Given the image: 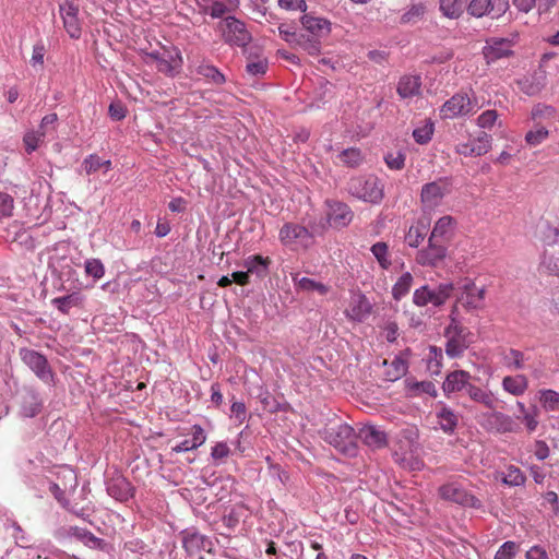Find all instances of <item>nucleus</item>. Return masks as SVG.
<instances>
[{"label": "nucleus", "mask_w": 559, "mask_h": 559, "mask_svg": "<svg viewBox=\"0 0 559 559\" xmlns=\"http://www.w3.org/2000/svg\"><path fill=\"white\" fill-rule=\"evenodd\" d=\"M321 436L341 453L350 457L357 455V435L350 425L341 421L331 423L322 429Z\"/></svg>", "instance_id": "1"}, {"label": "nucleus", "mask_w": 559, "mask_h": 559, "mask_svg": "<svg viewBox=\"0 0 559 559\" xmlns=\"http://www.w3.org/2000/svg\"><path fill=\"white\" fill-rule=\"evenodd\" d=\"M316 234H320L317 225H312L310 230L296 223H285L278 231V239L284 247L297 251L309 248Z\"/></svg>", "instance_id": "2"}, {"label": "nucleus", "mask_w": 559, "mask_h": 559, "mask_svg": "<svg viewBox=\"0 0 559 559\" xmlns=\"http://www.w3.org/2000/svg\"><path fill=\"white\" fill-rule=\"evenodd\" d=\"M454 285L449 282L438 285L425 284L414 290L413 304L417 307H442L451 297Z\"/></svg>", "instance_id": "3"}, {"label": "nucleus", "mask_w": 559, "mask_h": 559, "mask_svg": "<svg viewBox=\"0 0 559 559\" xmlns=\"http://www.w3.org/2000/svg\"><path fill=\"white\" fill-rule=\"evenodd\" d=\"M348 192L365 202L378 204L384 197L383 185L376 176H359L352 178Z\"/></svg>", "instance_id": "4"}, {"label": "nucleus", "mask_w": 559, "mask_h": 559, "mask_svg": "<svg viewBox=\"0 0 559 559\" xmlns=\"http://www.w3.org/2000/svg\"><path fill=\"white\" fill-rule=\"evenodd\" d=\"M452 192V180L441 177L425 183L420 190V203L424 211H432L440 206L443 199Z\"/></svg>", "instance_id": "5"}, {"label": "nucleus", "mask_w": 559, "mask_h": 559, "mask_svg": "<svg viewBox=\"0 0 559 559\" xmlns=\"http://www.w3.org/2000/svg\"><path fill=\"white\" fill-rule=\"evenodd\" d=\"M146 56L156 62L157 70L167 76H175L182 67L180 50L170 45L152 50Z\"/></svg>", "instance_id": "6"}, {"label": "nucleus", "mask_w": 559, "mask_h": 559, "mask_svg": "<svg viewBox=\"0 0 559 559\" xmlns=\"http://www.w3.org/2000/svg\"><path fill=\"white\" fill-rule=\"evenodd\" d=\"M475 420L489 432L507 433L515 431V423L512 417L498 411V408L476 414Z\"/></svg>", "instance_id": "7"}, {"label": "nucleus", "mask_w": 559, "mask_h": 559, "mask_svg": "<svg viewBox=\"0 0 559 559\" xmlns=\"http://www.w3.org/2000/svg\"><path fill=\"white\" fill-rule=\"evenodd\" d=\"M325 207V223L320 224V234L325 230L326 225L341 229L348 226L353 221L354 213L344 202L328 199Z\"/></svg>", "instance_id": "8"}, {"label": "nucleus", "mask_w": 559, "mask_h": 559, "mask_svg": "<svg viewBox=\"0 0 559 559\" xmlns=\"http://www.w3.org/2000/svg\"><path fill=\"white\" fill-rule=\"evenodd\" d=\"M224 41L230 46L245 47L251 40V35L243 22L235 16H227L218 23Z\"/></svg>", "instance_id": "9"}, {"label": "nucleus", "mask_w": 559, "mask_h": 559, "mask_svg": "<svg viewBox=\"0 0 559 559\" xmlns=\"http://www.w3.org/2000/svg\"><path fill=\"white\" fill-rule=\"evenodd\" d=\"M19 355L22 361L45 383H53V372L48 364L47 358L40 353L29 349L21 348Z\"/></svg>", "instance_id": "10"}, {"label": "nucleus", "mask_w": 559, "mask_h": 559, "mask_svg": "<svg viewBox=\"0 0 559 559\" xmlns=\"http://www.w3.org/2000/svg\"><path fill=\"white\" fill-rule=\"evenodd\" d=\"M514 45L515 41L513 38L497 36L488 37L485 40V46L483 47V55L487 64H491L498 60L513 56Z\"/></svg>", "instance_id": "11"}, {"label": "nucleus", "mask_w": 559, "mask_h": 559, "mask_svg": "<svg viewBox=\"0 0 559 559\" xmlns=\"http://www.w3.org/2000/svg\"><path fill=\"white\" fill-rule=\"evenodd\" d=\"M509 8V0H471L467 4V12L477 19L483 16L499 19Z\"/></svg>", "instance_id": "12"}, {"label": "nucleus", "mask_w": 559, "mask_h": 559, "mask_svg": "<svg viewBox=\"0 0 559 559\" xmlns=\"http://www.w3.org/2000/svg\"><path fill=\"white\" fill-rule=\"evenodd\" d=\"M439 495L443 500L454 502L462 507L480 509L481 501L469 493L456 483L444 484L439 488Z\"/></svg>", "instance_id": "13"}, {"label": "nucleus", "mask_w": 559, "mask_h": 559, "mask_svg": "<svg viewBox=\"0 0 559 559\" xmlns=\"http://www.w3.org/2000/svg\"><path fill=\"white\" fill-rule=\"evenodd\" d=\"M448 255V248L440 241L428 238L427 247L417 251L416 263L424 267L440 266Z\"/></svg>", "instance_id": "14"}, {"label": "nucleus", "mask_w": 559, "mask_h": 559, "mask_svg": "<svg viewBox=\"0 0 559 559\" xmlns=\"http://www.w3.org/2000/svg\"><path fill=\"white\" fill-rule=\"evenodd\" d=\"M474 112V105L469 96L465 93H456L449 98L440 108L442 119H454L456 117L468 116Z\"/></svg>", "instance_id": "15"}, {"label": "nucleus", "mask_w": 559, "mask_h": 559, "mask_svg": "<svg viewBox=\"0 0 559 559\" xmlns=\"http://www.w3.org/2000/svg\"><path fill=\"white\" fill-rule=\"evenodd\" d=\"M59 12L63 21V27L71 38H80L82 28L79 19V7L71 0H63L59 4Z\"/></svg>", "instance_id": "16"}, {"label": "nucleus", "mask_w": 559, "mask_h": 559, "mask_svg": "<svg viewBox=\"0 0 559 559\" xmlns=\"http://www.w3.org/2000/svg\"><path fill=\"white\" fill-rule=\"evenodd\" d=\"M107 493L120 502H127L134 496V487L122 475H115L105 481Z\"/></svg>", "instance_id": "17"}, {"label": "nucleus", "mask_w": 559, "mask_h": 559, "mask_svg": "<svg viewBox=\"0 0 559 559\" xmlns=\"http://www.w3.org/2000/svg\"><path fill=\"white\" fill-rule=\"evenodd\" d=\"M471 379V373L465 370H454L449 372L442 383L444 395L450 397L452 394L459 392H464L466 395L468 386L473 384Z\"/></svg>", "instance_id": "18"}, {"label": "nucleus", "mask_w": 559, "mask_h": 559, "mask_svg": "<svg viewBox=\"0 0 559 559\" xmlns=\"http://www.w3.org/2000/svg\"><path fill=\"white\" fill-rule=\"evenodd\" d=\"M466 396L475 404L481 405L486 409L499 408L498 396L489 389L476 384L468 386Z\"/></svg>", "instance_id": "19"}, {"label": "nucleus", "mask_w": 559, "mask_h": 559, "mask_svg": "<svg viewBox=\"0 0 559 559\" xmlns=\"http://www.w3.org/2000/svg\"><path fill=\"white\" fill-rule=\"evenodd\" d=\"M182 547L188 555H194L201 550H205L210 545L206 536L193 528L182 531Z\"/></svg>", "instance_id": "20"}, {"label": "nucleus", "mask_w": 559, "mask_h": 559, "mask_svg": "<svg viewBox=\"0 0 559 559\" xmlns=\"http://www.w3.org/2000/svg\"><path fill=\"white\" fill-rule=\"evenodd\" d=\"M43 407L39 394L34 390H25L21 395L20 415L24 418H33L38 415Z\"/></svg>", "instance_id": "21"}, {"label": "nucleus", "mask_w": 559, "mask_h": 559, "mask_svg": "<svg viewBox=\"0 0 559 559\" xmlns=\"http://www.w3.org/2000/svg\"><path fill=\"white\" fill-rule=\"evenodd\" d=\"M455 227V218L450 215H444L435 223L429 238L442 243L443 241H449L454 235Z\"/></svg>", "instance_id": "22"}, {"label": "nucleus", "mask_w": 559, "mask_h": 559, "mask_svg": "<svg viewBox=\"0 0 559 559\" xmlns=\"http://www.w3.org/2000/svg\"><path fill=\"white\" fill-rule=\"evenodd\" d=\"M301 24L310 37H325L331 32V23L326 19L305 14Z\"/></svg>", "instance_id": "23"}, {"label": "nucleus", "mask_w": 559, "mask_h": 559, "mask_svg": "<svg viewBox=\"0 0 559 559\" xmlns=\"http://www.w3.org/2000/svg\"><path fill=\"white\" fill-rule=\"evenodd\" d=\"M436 417L444 433H454L459 424V415L451 407L440 402L439 407L436 411Z\"/></svg>", "instance_id": "24"}, {"label": "nucleus", "mask_w": 559, "mask_h": 559, "mask_svg": "<svg viewBox=\"0 0 559 559\" xmlns=\"http://www.w3.org/2000/svg\"><path fill=\"white\" fill-rule=\"evenodd\" d=\"M357 438L372 449L383 448L388 442L385 432L371 425L362 427Z\"/></svg>", "instance_id": "25"}, {"label": "nucleus", "mask_w": 559, "mask_h": 559, "mask_svg": "<svg viewBox=\"0 0 559 559\" xmlns=\"http://www.w3.org/2000/svg\"><path fill=\"white\" fill-rule=\"evenodd\" d=\"M528 378L524 373L506 376L502 378V390L513 396L523 395L528 389Z\"/></svg>", "instance_id": "26"}, {"label": "nucleus", "mask_w": 559, "mask_h": 559, "mask_svg": "<svg viewBox=\"0 0 559 559\" xmlns=\"http://www.w3.org/2000/svg\"><path fill=\"white\" fill-rule=\"evenodd\" d=\"M85 297L80 292L56 297L51 300L52 306L62 314H69L72 308H83Z\"/></svg>", "instance_id": "27"}, {"label": "nucleus", "mask_w": 559, "mask_h": 559, "mask_svg": "<svg viewBox=\"0 0 559 559\" xmlns=\"http://www.w3.org/2000/svg\"><path fill=\"white\" fill-rule=\"evenodd\" d=\"M463 288L464 293L461 297L463 305L468 309L481 308L485 298V289L478 288L473 282H467Z\"/></svg>", "instance_id": "28"}, {"label": "nucleus", "mask_w": 559, "mask_h": 559, "mask_svg": "<svg viewBox=\"0 0 559 559\" xmlns=\"http://www.w3.org/2000/svg\"><path fill=\"white\" fill-rule=\"evenodd\" d=\"M420 75H403L397 83V94L401 98H412L420 94Z\"/></svg>", "instance_id": "29"}, {"label": "nucleus", "mask_w": 559, "mask_h": 559, "mask_svg": "<svg viewBox=\"0 0 559 559\" xmlns=\"http://www.w3.org/2000/svg\"><path fill=\"white\" fill-rule=\"evenodd\" d=\"M292 281L298 292H317L321 296H324L330 292V287L328 285L309 277H300L298 273L292 274Z\"/></svg>", "instance_id": "30"}, {"label": "nucleus", "mask_w": 559, "mask_h": 559, "mask_svg": "<svg viewBox=\"0 0 559 559\" xmlns=\"http://www.w3.org/2000/svg\"><path fill=\"white\" fill-rule=\"evenodd\" d=\"M427 0H411L401 16L402 24H415L419 22L427 12Z\"/></svg>", "instance_id": "31"}, {"label": "nucleus", "mask_w": 559, "mask_h": 559, "mask_svg": "<svg viewBox=\"0 0 559 559\" xmlns=\"http://www.w3.org/2000/svg\"><path fill=\"white\" fill-rule=\"evenodd\" d=\"M270 264V258H264L260 254L250 255L243 261V267L247 270L249 275L253 274L259 278H263L267 275Z\"/></svg>", "instance_id": "32"}, {"label": "nucleus", "mask_w": 559, "mask_h": 559, "mask_svg": "<svg viewBox=\"0 0 559 559\" xmlns=\"http://www.w3.org/2000/svg\"><path fill=\"white\" fill-rule=\"evenodd\" d=\"M528 356L523 352L509 348L502 354L503 366L511 371H521L527 368Z\"/></svg>", "instance_id": "33"}, {"label": "nucleus", "mask_w": 559, "mask_h": 559, "mask_svg": "<svg viewBox=\"0 0 559 559\" xmlns=\"http://www.w3.org/2000/svg\"><path fill=\"white\" fill-rule=\"evenodd\" d=\"M557 111L552 106L537 104L532 108L531 120L549 127L556 119Z\"/></svg>", "instance_id": "34"}, {"label": "nucleus", "mask_w": 559, "mask_h": 559, "mask_svg": "<svg viewBox=\"0 0 559 559\" xmlns=\"http://www.w3.org/2000/svg\"><path fill=\"white\" fill-rule=\"evenodd\" d=\"M465 8L467 9V0H439V9L448 19H459Z\"/></svg>", "instance_id": "35"}, {"label": "nucleus", "mask_w": 559, "mask_h": 559, "mask_svg": "<svg viewBox=\"0 0 559 559\" xmlns=\"http://www.w3.org/2000/svg\"><path fill=\"white\" fill-rule=\"evenodd\" d=\"M500 480L509 487L523 486L526 481L524 473L514 465H508L504 471L499 473Z\"/></svg>", "instance_id": "36"}, {"label": "nucleus", "mask_w": 559, "mask_h": 559, "mask_svg": "<svg viewBox=\"0 0 559 559\" xmlns=\"http://www.w3.org/2000/svg\"><path fill=\"white\" fill-rule=\"evenodd\" d=\"M549 135V129L542 123L533 122L532 128L525 134V142L530 146L542 144Z\"/></svg>", "instance_id": "37"}, {"label": "nucleus", "mask_w": 559, "mask_h": 559, "mask_svg": "<svg viewBox=\"0 0 559 559\" xmlns=\"http://www.w3.org/2000/svg\"><path fill=\"white\" fill-rule=\"evenodd\" d=\"M414 277L409 272L403 273L392 287V296L395 300H401L405 297L413 285Z\"/></svg>", "instance_id": "38"}, {"label": "nucleus", "mask_w": 559, "mask_h": 559, "mask_svg": "<svg viewBox=\"0 0 559 559\" xmlns=\"http://www.w3.org/2000/svg\"><path fill=\"white\" fill-rule=\"evenodd\" d=\"M538 400L542 407L546 412L559 411V393L551 389H543L538 391Z\"/></svg>", "instance_id": "39"}, {"label": "nucleus", "mask_w": 559, "mask_h": 559, "mask_svg": "<svg viewBox=\"0 0 559 559\" xmlns=\"http://www.w3.org/2000/svg\"><path fill=\"white\" fill-rule=\"evenodd\" d=\"M371 253L382 270H389L392 261L389 253V246L384 241H378L370 248Z\"/></svg>", "instance_id": "40"}, {"label": "nucleus", "mask_w": 559, "mask_h": 559, "mask_svg": "<svg viewBox=\"0 0 559 559\" xmlns=\"http://www.w3.org/2000/svg\"><path fill=\"white\" fill-rule=\"evenodd\" d=\"M197 73L216 85H222L226 81L225 75L216 67L210 63L199 64L197 68Z\"/></svg>", "instance_id": "41"}, {"label": "nucleus", "mask_w": 559, "mask_h": 559, "mask_svg": "<svg viewBox=\"0 0 559 559\" xmlns=\"http://www.w3.org/2000/svg\"><path fill=\"white\" fill-rule=\"evenodd\" d=\"M338 159L349 168H356L364 162V155L357 147H349L343 150L338 155Z\"/></svg>", "instance_id": "42"}, {"label": "nucleus", "mask_w": 559, "mask_h": 559, "mask_svg": "<svg viewBox=\"0 0 559 559\" xmlns=\"http://www.w3.org/2000/svg\"><path fill=\"white\" fill-rule=\"evenodd\" d=\"M473 147L474 156H481L489 152L491 148L492 136L485 131H481L475 139L469 140Z\"/></svg>", "instance_id": "43"}, {"label": "nucleus", "mask_w": 559, "mask_h": 559, "mask_svg": "<svg viewBox=\"0 0 559 559\" xmlns=\"http://www.w3.org/2000/svg\"><path fill=\"white\" fill-rule=\"evenodd\" d=\"M296 46L307 51L310 56H317L321 51V43L319 37H310L309 35L301 34Z\"/></svg>", "instance_id": "44"}, {"label": "nucleus", "mask_w": 559, "mask_h": 559, "mask_svg": "<svg viewBox=\"0 0 559 559\" xmlns=\"http://www.w3.org/2000/svg\"><path fill=\"white\" fill-rule=\"evenodd\" d=\"M445 353L451 358H456L463 355L467 348L464 337H447Z\"/></svg>", "instance_id": "45"}, {"label": "nucleus", "mask_w": 559, "mask_h": 559, "mask_svg": "<svg viewBox=\"0 0 559 559\" xmlns=\"http://www.w3.org/2000/svg\"><path fill=\"white\" fill-rule=\"evenodd\" d=\"M425 226H411L405 235L406 243L412 248H417L426 237Z\"/></svg>", "instance_id": "46"}, {"label": "nucleus", "mask_w": 559, "mask_h": 559, "mask_svg": "<svg viewBox=\"0 0 559 559\" xmlns=\"http://www.w3.org/2000/svg\"><path fill=\"white\" fill-rule=\"evenodd\" d=\"M84 270L86 275L93 277L94 281H98L105 275V266L99 259L85 260Z\"/></svg>", "instance_id": "47"}, {"label": "nucleus", "mask_w": 559, "mask_h": 559, "mask_svg": "<svg viewBox=\"0 0 559 559\" xmlns=\"http://www.w3.org/2000/svg\"><path fill=\"white\" fill-rule=\"evenodd\" d=\"M498 120V112L495 109L483 111L475 120L477 127L484 130H491Z\"/></svg>", "instance_id": "48"}, {"label": "nucleus", "mask_w": 559, "mask_h": 559, "mask_svg": "<svg viewBox=\"0 0 559 559\" xmlns=\"http://www.w3.org/2000/svg\"><path fill=\"white\" fill-rule=\"evenodd\" d=\"M409 390L414 395L427 394L429 396H437V389L431 381L414 382L409 384Z\"/></svg>", "instance_id": "49"}, {"label": "nucleus", "mask_w": 559, "mask_h": 559, "mask_svg": "<svg viewBox=\"0 0 559 559\" xmlns=\"http://www.w3.org/2000/svg\"><path fill=\"white\" fill-rule=\"evenodd\" d=\"M406 371L407 366L405 361L400 357H395L391 362L386 377L390 381H394L403 377L406 373Z\"/></svg>", "instance_id": "50"}, {"label": "nucleus", "mask_w": 559, "mask_h": 559, "mask_svg": "<svg viewBox=\"0 0 559 559\" xmlns=\"http://www.w3.org/2000/svg\"><path fill=\"white\" fill-rule=\"evenodd\" d=\"M46 136V131H31L24 135V143L27 153L34 152Z\"/></svg>", "instance_id": "51"}, {"label": "nucleus", "mask_w": 559, "mask_h": 559, "mask_svg": "<svg viewBox=\"0 0 559 559\" xmlns=\"http://www.w3.org/2000/svg\"><path fill=\"white\" fill-rule=\"evenodd\" d=\"M386 166L392 170H401L405 166V154L401 151L389 152L384 155Z\"/></svg>", "instance_id": "52"}, {"label": "nucleus", "mask_w": 559, "mask_h": 559, "mask_svg": "<svg viewBox=\"0 0 559 559\" xmlns=\"http://www.w3.org/2000/svg\"><path fill=\"white\" fill-rule=\"evenodd\" d=\"M519 546L511 540L504 542L497 550L493 559H513Z\"/></svg>", "instance_id": "53"}, {"label": "nucleus", "mask_w": 559, "mask_h": 559, "mask_svg": "<svg viewBox=\"0 0 559 559\" xmlns=\"http://www.w3.org/2000/svg\"><path fill=\"white\" fill-rule=\"evenodd\" d=\"M14 209V199L7 192H0V219L10 217Z\"/></svg>", "instance_id": "54"}, {"label": "nucleus", "mask_w": 559, "mask_h": 559, "mask_svg": "<svg viewBox=\"0 0 559 559\" xmlns=\"http://www.w3.org/2000/svg\"><path fill=\"white\" fill-rule=\"evenodd\" d=\"M81 167L86 175L95 174L96 171L102 169L100 157L97 154H90L83 159Z\"/></svg>", "instance_id": "55"}, {"label": "nucleus", "mask_w": 559, "mask_h": 559, "mask_svg": "<svg viewBox=\"0 0 559 559\" xmlns=\"http://www.w3.org/2000/svg\"><path fill=\"white\" fill-rule=\"evenodd\" d=\"M433 133L432 124H426L421 128H417L413 131L414 140L418 144H426L431 140Z\"/></svg>", "instance_id": "56"}, {"label": "nucleus", "mask_w": 559, "mask_h": 559, "mask_svg": "<svg viewBox=\"0 0 559 559\" xmlns=\"http://www.w3.org/2000/svg\"><path fill=\"white\" fill-rule=\"evenodd\" d=\"M241 515L239 509H231L223 516L222 522L229 531H234L239 525Z\"/></svg>", "instance_id": "57"}, {"label": "nucleus", "mask_w": 559, "mask_h": 559, "mask_svg": "<svg viewBox=\"0 0 559 559\" xmlns=\"http://www.w3.org/2000/svg\"><path fill=\"white\" fill-rule=\"evenodd\" d=\"M46 48L43 41H38L33 46V53L31 58V64L33 68L43 67Z\"/></svg>", "instance_id": "58"}, {"label": "nucleus", "mask_w": 559, "mask_h": 559, "mask_svg": "<svg viewBox=\"0 0 559 559\" xmlns=\"http://www.w3.org/2000/svg\"><path fill=\"white\" fill-rule=\"evenodd\" d=\"M538 408L533 406L531 412L522 416V423L525 425L528 432L536 430L538 426Z\"/></svg>", "instance_id": "59"}, {"label": "nucleus", "mask_w": 559, "mask_h": 559, "mask_svg": "<svg viewBox=\"0 0 559 559\" xmlns=\"http://www.w3.org/2000/svg\"><path fill=\"white\" fill-rule=\"evenodd\" d=\"M87 532L86 528H82V527H79V526H69V527H61L60 530H58V532L56 533V536L57 537H74L76 538L78 540H82L83 538V534H85Z\"/></svg>", "instance_id": "60"}, {"label": "nucleus", "mask_w": 559, "mask_h": 559, "mask_svg": "<svg viewBox=\"0 0 559 559\" xmlns=\"http://www.w3.org/2000/svg\"><path fill=\"white\" fill-rule=\"evenodd\" d=\"M267 69V61L265 59H258L249 61L246 66V70L249 74L259 76L263 75Z\"/></svg>", "instance_id": "61"}, {"label": "nucleus", "mask_w": 559, "mask_h": 559, "mask_svg": "<svg viewBox=\"0 0 559 559\" xmlns=\"http://www.w3.org/2000/svg\"><path fill=\"white\" fill-rule=\"evenodd\" d=\"M278 32H280V35L281 37L289 43V44H297L298 39L300 38L301 34L302 33H297L294 31V28L292 26H288V25H285V24H282L278 26Z\"/></svg>", "instance_id": "62"}, {"label": "nucleus", "mask_w": 559, "mask_h": 559, "mask_svg": "<svg viewBox=\"0 0 559 559\" xmlns=\"http://www.w3.org/2000/svg\"><path fill=\"white\" fill-rule=\"evenodd\" d=\"M230 454V449L226 442H217L211 449V456L214 461H222Z\"/></svg>", "instance_id": "63"}, {"label": "nucleus", "mask_w": 559, "mask_h": 559, "mask_svg": "<svg viewBox=\"0 0 559 559\" xmlns=\"http://www.w3.org/2000/svg\"><path fill=\"white\" fill-rule=\"evenodd\" d=\"M109 117L115 121H120L124 119L127 115V109L121 103H111L108 108Z\"/></svg>", "instance_id": "64"}]
</instances>
